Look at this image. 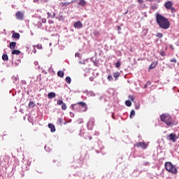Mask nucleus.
I'll return each mask as SVG.
<instances>
[{"mask_svg":"<svg viewBox=\"0 0 179 179\" xmlns=\"http://www.w3.org/2000/svg\"><path fill=\"white\" fill-rule=\"evenodd\" d=\"M156 21L161 29H164V30H167V29H170V21H169V19L162 15L161 14H156Z\"/></svg>","mask_w":179,"mask_h":179,"instance_id":"f257e3e1","label":"nucleus"},{"mask_svg":"<svg viewBox=\"0 0 179 179\" xmlns=\"http://www.w3.org/2000/svg\"><path fill=\"white\" fill-rule=\"evenodd\" d=\"M160 120L164 122L167 127H174L176 121L173 120V117L169 113H163L160 115Z\"/></svg>","mask_w":179,"mask_h":179,"instance_id":"f03ea898","label":"nucleus"},{"mask_svg":"<svg viewBox=\"0 0 179 179\" xmlns=\"http://www.w3.org/2000/svg\"><path fill=\"white\" fill-rule=\"evenodd\" d=\"M71 110H74V111H78V113H83V111H86L87 110V106L85 102H79L76 104H72L70 106Z\"/></svg>","mask_w":179,"mask_h":179,"instance_id":"7ed1b4c3","label":"nucleus"},{"mask_svg":"<svg viewBox=\"0 0 179 179\" xmlns=\"http://www.w3.org/2000/svg\"><path fill=\"white\" fill-rule=\"evenodd\" d=\"M165 169L166 171H169V173H171V174H177L178 171L176 166L173 165L171 162H166L165 163Z\"/></svg>","mask_w":179,"mask_h":179,"instance_id":"20e7f679","label":"nucleus"},{"mask_svg":"<svg viewBox=\"0 0 179 179\" xmlns=\"http://www.w3.org/2000/svg\"><path fill=\"white\" fill-rule=\"evenodd\" d=\"M136 148H141V149H146L148 148V144L145 142L137 143L134 145Z\"/></svg>","mask_w":179,"mask_h":179,"instance_id":"39448f33","label":"nucleus"},{"mask_svg":"<svg viewBox=\"0 0 179 179\" xmlns=\"http://www.w3.org/2000/svg\"><path fill=\"white\" fill-rule=\"evenodd\" d=\"M15 17L17 20H23V19H24V14L21 11H17L15 14Z\"/></svg>","mask_w":179,"mask_h":179,"instance_id":"423d86ee","label":"nucleus"},{"mask_svg":"<svg viewBox=\"0 0 179 179\" xmlns=\"http://www.w3.org/2000/svg\"><path fill=\"white\" fill-rule=\"evenodd\" d=\"M169 138L170 141H172V142L173 143L177 142V139H178V137H177V135L173 133L169 135Z\"/></svg>","mask_w":179,"mask_h":179,"instance_id":"0eeeda50","label":"nucleus"},{"mask_svg":"<svg viewBox=\"0 0 179 179\" xmlns=\"http://www.w3.org/2000/svg\"><path fill=\"white\" fill-rule=\"evenodd\" d=\"M74 27L76 29H82V27H83V24L80 21H78L74 23Z\"/></svg>","mask_w":179,"mask_h":179,"instance_id":"6e6552de","label":"nucleus"},{"mask_svg":"<svg viewBox=\"0 0 179 179\" xmlns=\"http://www.w3.org/2000/svg\"><path fill=\"white\" fill-rule=\"evenodd\" d=\"M165 8L166 9H171V8H173V2L167 1L166 3H165Z\"/></svg>","mask_w":179,"mask_h":179,"instance_id":"1a4fd4ad","label":"nucleus"},{"mask_svg":"<svg viewBox=\"0 0 179 179\" xmlns=\"http://www.w3.org/2000/svg\"><path fill=\"white\" fill-rule=\"evenodd\" d=\"M48 128H50L51 132H55V126L53 124L49 123Z\"/></svg>","mask_w":179,"mask_h":179,"instance_id":"9d476101","label":"nucleus"},{"mask_svg":"<svg viewBox=\"0 0 179 179\" xmlns=\"http://www.w3.org/2000/svg\"><path fill=\"white\" fill-rule=\"evenodd\" d=\"M13 38H17V40H19L20 38V34L14 32L12 35Z\"/></svg>","mask_w":179,"mask_h":179,"instance_id":"9b49d317","label":"nucleus"},{"mask_svg":"<svg viewBox=\"0 0 179 179\" xmlns=\"http://www.w3.org/2000/svg\"><path fill=\"white\" fill-rule=\"evenodd\" d=\"M16 47V42H10L9 44V48L10 50H14Z\"/></svg>","mask_w":179,"mask_h":179,"instance_id":"f8f14e48","label":"nucleus"},{"mask_svg":"<svg viewBox=\"0 0 179 179\" xmlns=\"http://www.w3.org/2000/svg\"><path fill=\"white\" fill-rule=\"evenodd\" d=\"M55 96H56V94H55V92H50V93L48 94V99H50L55 98Z\"/></svg>","mask_w":179,"mask_h":179,"instance_id":"ddd939ff","label":"nucleus"},{"mask_svg":"<svg viewBox=\"0 0 179 179\" xmlns=\"http://www.w3.org/2000/svg\"><path fill=\"white\" fill-rule=\"evenodd\" d=\"M78 5H80V6H86V1L79 0Z\"/></svg>","mask_w":179,"mask_h":179,"instance_id":"4468645a","label":"nucleus"},{"mask_svg":"<svg viewBox=\"0 0 179 179\" xmlns=\"http://www.w3.org/2000/svg\"><path fill=\"white\" fill-rule=\"evenodd\" d=\"M13 55H19L20 54V50H13L11 52Z\"/></svg>","mask_w":179,"mask_h":179,"instance_id":"2eb2a0df","label":"nucleus"},{"mask_svg":"<svg viewBox=\"0 0 179 179\" xmlns=\"http://www.w3.org/2000/svg\"><path fill=\"white\" fill-rule=\"evenodd\" d=\"M64 75H65V73H64V71H59L57 72V76H58L59 78H64Z\"/></svg>","mask_w":179,"mask_h":179,"instance_id":"dca6fc26","label":"nucleus"},{"mask_svg":"<svg viewBox=\"0 0 179 179\" xmlns=\"http://www.w3.org/2000/svg\"><path fill=\"white\" fill-rule=\"evenodd\" d=\"M36 106V104L34 103V101H30L28 105V107H29V108H33Z\"/></svg>","mask_w":179,"mask_h":179,"instance_id":"f3484780","label":"nucleus"},{"mask_svg":"<svg viewBox=\"0 0 179 179\" xmlns=\"http://www.w3.org/2000/svg\"><path fill=\"white\" fill-rule=\"evenodd\" d=\"M156 65H157V63H155V62H153L149 66V69H155V68H156Z\"/></svg>","mask_w":179,"mask_h":179,"instance_id":"a211bd4d","label":"nucleus"},{"mask_svg":"<svg viewBox=\"0 0 179 179\" xmlns=\"http://www.w3.org/2000/svg\"><path fill=\"white\" fill-rule=\"evenodd\" d=\"M65 80L69 85H71V82H72V79L69 76H67Z\"/></svg>","mask_w":179,"mask_h":179,"instance_id":"6ab92c4d","label":"nucleus"},{"mask_svg":"<svg viewBox=\"0 0 179 179\" xmlns=\"http://www.w3.org/2000/svg\"><path fill=\"white\" fill-rule=\"evenodd\" d=\"M2 59H3V61H8V59H9L8 55L3 54L2 56Z\"/></svg>","mask_w":179,"mask_h":179,"instance_id":"aec40b11","label":"nucleus"},{"mask_svg":"<svg viewBox=\"0 0 179 179\" xmlns=\"http://www.w3.org/2000/svg\"><path fill=\"white\" fill-rule=\"evenodd\" d=\"M120 72H116L113 73V76L115 78V80H117V79H118V78H120Z\"/></svg>","mask_w":179,"mask_h":179,"instance_id":"412c9836","label":"nucleus"},{"mask_svg":"<svg viewBox=\"0 0 179 179\" xmlns=\"http://www.w3.org/2000/svg\"><path fill=\"white\" fill-rule=\"evenodd\" d=\"M125 104L127 106V107H131V106H132V102H131L129 100H127L125 101Z\"/></svg>","mask_w":179,"mask_h":179,"instance_id":"4be33fe9","label":"nucleus"},{"mask_svg":"<svg viewBox=\"0 0 179 179\" xmlns=\"http://www.w3.org/2000/svg\"><path fill=\"white\" fill-rule=\"evenodd\" d=\"M135 117V110H132L130 113V118H134Z\"/></svg>","mask_w":179,"mask_h":179,"instance_id":"5701e85b","label":"nucleus"},{"mask_svg":"<svg viewBox=\"0 0 179 179\" xmlns=\"http://www.w3.org/2000/svg\"><path fill=\"white\" fill-rule=\"evenodd\" d=\"M151 9L152 10H156V9H157V4H153L152 6H151Z\"/></svg>","mask_w":179,"mask_h":179,"instance_id":"b1692460","label":"nucleus"},{"mask_svg":"<svg viewBox=\"0 0 179 179\" xmlns=\"http://www.w3.org/2000/svg\"><path fill=\"white\" fill-rule=\"evenodd\" d=\"M156 37H157L158 38H162L163 34H162V33H157Z\"/></svg>","mask_w":179,"mask_h":179,"instance_id":"393cba45","label":"nucleus"},{"mask_svg":"<svg viewBox=\"0 0 179 179\" xmlns=\"http://www.w3.org/2000/svg\"><path fill=\"white\" fill-rule=\"evenodd\" d=\"M121 66V62L118 61L115 64V68H120Z\"/></svg>","mask_w":179,"mask_h":179,"instance_id":"a878e982","label":"nucleus"},{"mask_svg":"<svg viewBox=\"0 0 179 179\" xmlns=\"http://www.w3.org/2000/svg\"><path fill=\"white\" fill-rule=\"evenodd\" d=\"M67 107H66V104L65 103H63L62 105V110H66Z\"/></svg>","mask_w":179,"mask_h":179,"instance_id":"bb28decb","label":"nucleus"},{"mask_svg":"<svg viewBox=\"0 0 179 179\" xmlns=\"http://www.w3.org/2000/svg\"><path fill=\"white\" fill-rule=\"evenodd\" d=\"M64 101L62 100H57V105L62 106Z\"/></svg>","mask_w":179,"mask_h":179,"instance_id":"cd10ccee","label":"nucleus"},{"mask_svg":"<svg viewBox=\"0 0 179 179\" xmlns=\"http://www.w3.org/2000/svg\"><path fill=\"white\" fill-rule=\"evenodd\" d=\"M12 79L13 80V83H16V82H17V77L13 76Z\"/></svg>","mask_w":179,"mask_h":179,"instance_id":"c85d7f7f","label":"nucleus"},{"mask_svg":"<svg viewBox=\"0 0 179 179\" xmlns=\"http://www.w3.org/2000/svg\"><path fill=\"white\" fill-rule=\"evenodd\" d=\"M170 62H174V64H177V59L176 58L171 59Z\"/></svg>","mask_w":179,"mask_h":179,"instance_id":"c756f323","label":"nucleus"},{"mask_svg":"<svg viewBox=\"0 0 179 179\" xmlns=\"http://www.w3.org/2000/svg\"><path fill=\"white\" fill-rule=\"evenodd\" d=\"M129 99L130 100H131V101H134L135 100V97H134V96L129 95Z\"/></svg>","mask_w":179,"mask_h":179,"instance_id":"7c9ffc66","label":"nucleus"},{"mask_svg":"<svg viewBox=\"0 0 179 179\" xmlns=\"http://www.w3.org/2000/svg\"><path fill=\"white\" fill-rule=\"evenodd\" d=\"M42 47H43V45H41V44H38L36 45V48H38V50H41Z\"/></svg>","mask_w":179,"mask_h":179,"instance_id":"2f4dec72","label":"nucleus"},{"mask_svg":"<svg viewBox=\"0 0 179 179\" xmlns=\"http://www.w3.org/2000/svg\"><path fill=\"white\" fill-rule=\"evenodd\" d=\"M76 57H77L78 58H82V55H80V53H76Z\"/></svg>","mask_w":179,"mask_h":179,"instance_id":"473e14b6","label":"nucleus"},{"mask_svg":"<svg viewBox=\"0 0 179 179\" xmlns=\"http://www.w3.org/2000/svg\"><path fill=\"white\" fill-rule=\"evenodd\" d=\"M160 55H162V57H166V52L162 51V52H160Z\"/></svg>","mask_w":179,"mask_h":179,"instance_id":"72a5a7b5","label":"nucleus"},{"mask_svg":"<svg viewBox=\"0 0 179 179\" xmlns=\"http://www.w3.org/2000/svg\"><path fill=\"white\" fill-rule=\"evenodd\" d=\"M45 150H46V152H51V150L50 149V148L47 147V145L45 146Z\"/></svg>","mask_w":179,"mask_h":179,"instance_id":"f704fd0d","label":"nucleus"},{"mask_svg":"<svg viewBox=\"0 0 179 179\" xmlns=\"http://www.w3.org/2000/svg\"><path fill=\"white\" fill-rule=\"evenodd\" d=\"M112 80H113V76H108V80H109V82H111Z\"/></svg>","mask_w":179,"mask_h":179,"instance_id":"c9c22d12","label":"nucleus"},{"mask_svg":"<svg viewBox=\"0 0 179 179\" xmlns=\"http://www.w3.org/2000/svg\"><path fill=\"white\" fill-rule=\"evenodd\" d=\"M57 122H58V124H62V118H59L58 120H57Z\"/></svg>","mask_w":179,"mask_h":179,"instance_id":"e433bc0d","label":"nucleus"},{"mask_svg":"<svg viewBox=\"0 0 179 179\" xmlns=\"http://www.w3.org/2000/svg\"><path fill=\"white\" fill-rule=\"evenodd\" d=\"M33 47H34L33 52H34V54H36V52H37V50H36V45H34Z\"/></svg>","mask_w":179,"mask_h":179,"instance_id":"4c0bfd02","label":"nucleus"},{"mask_svg":"<svg viewBox=\"0 0 179 179\" xmlns=\"http://www.w3.org/2000/svg\"><path fill=\"white\" fill-rule=\"evenodd\" d=\"M140 107H141V105H139V104H137V105L135 106L136 110H139Z\"/></svg>","mask_w":179,"mask_h":179,"instance_id":"58836bf2","label":"nucleus"},{"mask_svg":"<svg viewBox=\"0 0 179 179\" xmlns=\"http://www.w3.org/2000/svg\"><path fill=\"white\" fill-rule=\"evenodd\" d=\"M48 17H52V15L50 13H48Z\"/></svg>","mask_w":179,"mask_h":179,"instance_id":"ea45409f","label":"nucleus"},{"mask_svg":"<svg viewBox=\"0 0 179 179\" xmlns=\"http://www.w3.org/2000/svg\"><path fill=\"white\" fill-rule=\"evenodd\" d=\"M171 10V12H176V8L171 7V8H170Z\"/></svg>","mask_w":179,"mask_h":179,"instance_id":"a19ab883","label":"nucleus"},{"mask_svg":"<svg viewBox=\"0 0 179 179\" xmlns=\"http://www.w3.org/2000/svg\"><path fill=\"white\" fill-rule=\"evenodd\" d=\"M138 3H143V0H138Z\"/></svg>","mask_w":179,"mask_h":179,"instance_id":"79ce46f5","label":"nucleus"},{"mask_svg":"<svg viewBox=\"0 0 179 179\" xmlns=\"http://www.w3.org/2000/svg\"><path fill=\"white\" fill-rule=\"evenodd\" d=\"M42 22H43V23H45V22H47V20H45V19H42Z\"/></svg>","mask_w":179,"mask_h":179,"instance_id":"37998d69","label":"nucleus"},{"mask_svg":"<svg viewBox=\"0 0 179 179\" xmlns=\"http://www.w3.org/2000/svg\"><path fill=\"white\" fill-rule=\"evenodd\" d=\"M70 115H71V117H75V115L73 113H72L71 112H70Z\"/></svg>","mask_w":179,"mask_h":179,"instance_id":"c03bdc74","label":"nucleus"},{"mask_svg":"<svg viewBox=\"0 0 179 179\" xmlns=\"http://www.w3.org/2000/svg\"><path fill=\"white\" fill-rule=\"evenodd\" d=\"M54 17H55V13H54L53 15H52V18L54 19Z\"/></svg>","mask_w":179,"mask_h":179,"instance_id":"a18cd8bd","label":"nucleus"},{"mask_svg":"<svg viewBox=\"0 0 179 179\" xmlns=\"http://www.w3.org/2000/svg\"><path fill=\"white\" fill-rule=\"evenodd\" d=\"M48 22H49L50 24L54 23V21H52V20H49Z\"/></svg>","mask_w":179,"mask_h":179,"instance_id":"49530a36","label":"nucleus"},{"mask_svg":"<svg viewBox=\"0 0 179 179\" xmlns=\"http://www.w3.org/2000/svg\"><path fill=\"white\" fill-rule=\"evenodd\" d=\"M170 47H171V50H174V47H173V45H171Z\"/></svg>","mask_w":179,"mask_h":179,"instance_id":"de8ad7c7","label":"nucleus"},{"mask_svg":"<svg viewBox=\"0 0 179 179\" xmlns=\"http://www.w3.org/2000/svg\"><path fill=\"white\" fill-rule=\"evenodd\" d=\"M117 30L120 31V30H121V27H117Z\"/></svg>","mask_w":179,"mask_h":179,"instance_id":"09e8293b","label":"nucleus"},{"mask_svg":"<svg viewBox=\"0 0 179 179\" xmlns=\"http://www.w3.org/2000/svg\"><path fill=\"white\" fill-rule=\"evenodd\" d=\"M43 1V2H48V0H42Z\"/></svg>","mask_w":179,"mask_h":179,"instance_id":"8fccbe9b","label":"nucleus"},{"mask_svg":"<svg viewBox=\"0 0 179 179\" xmlns=\"http://www.w3.org/2000/svg\"><path fill=\"white\" fill-rule=\"evenodd\" d=\"M71 3H64L63 5H69Z\"/></svg>","mask_w":179,"mask_h":179,"instance_id":"3c124183","label":"nucleus"},{"mask_svg":"<svg viewBox=\"0 0 179 179\" xmlns=\"http://www.w3.org/2000/svg\"><path fill=\"white\" fill-rule=\"evenodd\" d=\"M87 127L88 128V129H90V128L89 127V123H87Z\"/></svg>","mask_w":179,"mask_h":179,"instance_id":"603ef678","label":"nucleus"},{"mask_svg":"<svg viewBox=\"0 0 179 179\" xmlns=\"http://www.w3.org/2000/svg\"><path fill=\"white\" fill-rule=\"evenodd\" d=\"M38 1H40V0H34V2H38Z\"/></svg>","mask_w":179,"mask_h":179,"instance_id":"864d4df0","label":"nucleus"},{"mask_svg":"<svg viewBox=\"0 0 179 179\" xmlns=\"http://www.w3.org/2000/svg\"><path fill=\"white\" fill-rule=\"evenodd\" d=\"M148 2H153V0H147Z\"/></svg>","mask_w":179,"mask_h":179,"instance_id":"5fc2aeb1","label":"nucleus"},{"mask_svg":"<svg viewBox=\"0 0 179 179\" xmlns=\"http://www.w3.org/2000/svg\"><path fill=\"white\" fill-rule=\"evenodd\" d=\"M31 36H34V34H33V32L31 31Z\"/></svg>","mask_w":179,"mask_h":179,"instance_id":"6e6d98bb","label":"nucleus"},{"mask_svg":"<svg viewBox=\"0 0 179 179\" xmlns=\"http://www.w3.org/2000/svg\"><path fill=\"white\" fill-rule=\"evenodd\" d=\"M5 80V78H3L2 80H1V82H3Z\"/></svg>","mask_w":179,"mask_h":179,"instance_id":"4d7b16f0","label":"nucleus"},{"mask_svg":"<svg viewBox=\"0 0 179 179\" xmlns=\"http://www.w3.org/2000/svg\"><path fill=\"white\" fill-rule=\"evenodd\" d=\"M76 1H71V3H73V2H76Z\"/></svg>","mask_w":179,"mask_h":179,"instance_id":"13d9d810","label":"nucleus"},{"mask_svg":"<svg viewBox=\"0 0 179 179\" xmlns=\"http://www.w3.org/2000/svg\"><path fill=\"white\" fill-rule=\"evenodd\" d=\"M79 64H83V62H79Z\"/></svg>","mask_w":179,"mask_h":179,"instance_id":"bf43d9fd","label":"nucleus"},{"mask_svg":"<svg viewBox=\"0 0 179 179\" xmlns=\"http://www.w3.org/2000/svg\"><path fill=\"white\" fill-rule=\"evenodd\" d=\"M38 27H41V24H40V25L38 26Z\"/></svg>","mask_w":179,"mask_h":179,"instance_id":"052dcab7","label":"nucleus"},{"mask_svg":"<svg viewBox=\"0 0 179 179\" xmlns=\"http://www.w3.org/2000/svg\"><path fill=\"white\" fill-rule=\"evenodd\" d=\"M88 139H90V136H88Z\"/></svg>","mask_w":179,"mask_h":179,"instance_id":"680f3d73","label":"nucleus"},{"mask_svg":"<svg viewBox=\"0 0 179 179\" xmlns=\"http://www.w3.org/2000/svg\"><path fill=\"white\" fill-rule=\"evenodd\" d=\"M158 1H159V2H160L161 0H158Z\"/></svg>","mask_w":179,"mask_h":179,"instance_id":"e2e57ef3","label":"nucleus"},{"mask_svg":"<svg viewBox=\"0 0 179 179\" xmlns=\"http://www.w3.org/2000/svg\"><path fill=\"white\" fill-rule=\"evenodd\" d=\"M50 45H51V43H50Z\"/></svg>","mask_w":179,"mask_h":179,"instance_id":"0e129e2a","label":"nucleus"},{"mask_svg":"<svg viewBox=\"0 0 179 179\" xmlns=\"http://www.w3.org/2000/svg\"><path fill=\"white\" fill-rule=\"evenodd\" d=\"M145 87H146V85H145Z\"/></svg>","mask_w":179,"mask_h":179,"instance_id":"69168bd1","label":"nucleus"},{"mask_svg":"<svg viewBox=\"0 0 179 179\" xmlns=\"http://www.w3.org/2000/svg\"><path fill=\"white\" fill-rule=\"evenodd\" d=\"M178 136H179V133H178Z\"/></svg>","mask_w":179,"mask_h":179,"instance_id":"338daca9","label":"nucleus"}]
</instances>
